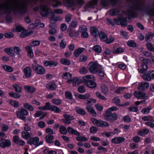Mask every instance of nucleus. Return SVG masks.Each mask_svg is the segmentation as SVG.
<instances>
[{
    "label": "nucleus",
    "mask_w": 154,
    "mask_h": 154,
    "mask_svg": "<svg viewBox=\"0 0 154 154\" xmlns=\"http://www.w3.org/2000/svg\"><path fill=\"white\" fill-rule=\"evenodd\" d=\"M141 68L140 72L142 73H143L148 69L147 65H141Z\"/></svg>",
    "instance_id": "338daca9"
},
{
    "label": "nucleus",
    "mask_w": 154,
    "mask_h": 154,
    "mask_svg": "<svg viewBox=\"0 0 154 154\" xmlns=\"http://www.w3.org/2000/svg\"><path fill=\"white\" fill-rule=\"evenodd\" d=\"M31 136L30 134L28 132H23L22 133V137L24 139L27 140Z\"/></svg>",
    "instance_id": "ea45409f"
},
{
    "label": "nucleus",
    "mask_w": 154,
    "mask_h": 154,
    "mask_svg": "<svg viewBox=\"0 0 154 154\" xmlns=\"http://www.w3.org/2000/svg\"><path fill=\"white\" fill-rule=\"evenodd\" d=\"M103 116L107 120H114L117 119V115L115 113H111L110 115H107V114H103Z\"/></svg>",
    "instance_id": "dca6fc26"
},
{
    "label": "nucleus",
    "mask_w": 154,
    "mask_h": 154,
    "mask_svg": "<svg viewBox=\"0 0 154 154\" xmlns=\"http://www.w3.org/2000/svg\"><path fill=\"white\" fill-rule=\"evenodd\" d=\"M51 102L55 105H59L62 103V100L60 99L54 98L52 100Z\"/></svg>",
    "instance_id": "de8ad7c7"
},
{
    "label": "nucleus",
    "mask_w": 154,
    "mask_h": 154,
    "mask_svg": "<svg viewBox=\"0 0 154 154\" xmlns=\"http://www.w3.org/2000/svg\"><path fill=\"white\" fill-rule=\"evenodd\" d=\"M76 139L78 141H87L88 140V139L85 137L82 136H78Z\"/></svg>",
    "instance_id": "052dcab7"
},
{
    "label": "nucleus",
    "mask_w": 154,
    "mask_h": 154,
    "mask_svg": "<svg viewBox=\"0 0 154 154\" xmlns=\"http://www.w3.org/2000/svg\"><path fill=\"white\" fill-rule=\"evenodd\" d=\"M125 140V138L122 137H114L111 140L112 142L115 144H119L122 143Z\"/></svg>",
    "instance_id": "f8f14e48"
},
{
    "label": "nucleus",
    "mask_w": 154,
    "mask_h": 154,
    "mask_svg": "<svg viewBox=\"0 0 154 154\" xmlns=\"http://www.w3.org/2000/svg\"><path fill=\"white\" fill-rule=\"evenodd\" d=\"M91 120L94 125L97 127H108L109 125L106 122L101 120H97L94 118H91Z\"/></svg>",
    "instance_id": "7ed1b4c3"
},
{
    "label": "nucleus",
    "mask_w": 154,
    "mask_h": 154,
    "mask_svg": "<svg viewBox=\"0 0 154 154\" xmlns=\"http://www.w3.org/2000/svg\"><path fill=\"white\" fill-rule=\"evenodd\" d=\"M23 8V5L19 3H16L14 6V9L17 10L18 9H22Z\"/></svg>",
    "instance_id": "e2e57ef3"
},
{
    "label": "nucleus",
    "mask_w": 154,
    "mask_h": 154,
    "mask_svg": "<svg viewBox=\"0 0 154 154\" xmlns=\"http://www.w3.org/2000/svg\"><path fill=\"white\" fill-rule=\"evenodd\" d=\"M127 44L128 45L129 47H134L136 46V44L132 40L128 41L127 42Z\"/></svg>",
    "instance_id": "0e129e2a"
},
{
    "label": "nucleus",
    "mask_w": 154,
    "mask_h": 154,
    "mask_svg": "<svg viewBox=\"0 0 154 154\" xmlns=\"http://www.w3.org/2000/svg\"><path fill=\"white\" fill-rule=\"evenodd\" d=\"M86 109L87 111L94 117L97 116V114L93 107L91 105H87Z\"/></svg>",
    "instance_id": "ddd939ff"
},
{
    "label": "nucleus",
    "mask_w": 154,
    "mask_h": 154,
    "mask_svg": "<svg viewBox=\"0 0 154 154\" xmlns=\"http://www.w3.org/2000/svg\"><path fill=\"white\" fill-rule=\"evenodd\" d=\"M68 133L70 134H75L77 136L80 135L79 132L70 127H68L67 129Z\"/></svg>",
    "instance_id": "5701e85b"
},
{
    "label": "nucleus",
    "mask_w": 154,
    "mask_h": 154,
    "mask_svg": "<svg viewBox=\"0 0 154 154\" xmlns=\"http://www.w3.org/2000/svg\"><path fill=\"white\" fill-rule=\"evenodd\" d=\"M41 14L42 16H48L49 15L54 16V13L50 11L48 8L45 6H42L41 8Z\"/></svg>",
    "instance_id": "423d86ee"
},
{
    "label": "nucleus",
    "mask_w": 154,
    "mask_h": 154,
    "mask_svg": "<svg viewBox=\"0 0 154 154\" xmlns=\"http://www.w3.org/2000/svg\"><path fill=\"white\" fill-rule=\"evenodd\" d=\"M93 49L96 53H100L102 51L101 48L98 45H96L94 46Z\"/></svg>",
    "instance_id": "a19ab883"
},
{
    "label": "nucleus",
    "mask_w": 154,
    "mask_h": 154,
    "mask_svg": "<svg viewBox=\"0 0 154 154\" xmlns=\"http://www.w3.org/2000/svg\"><path fill=\"white\" fill-rule=\"evenodd\" d=\"M4 51L8 55L11 57H13L15 55L13 52V49L12 48H6L4 49Z\"/></svg>",
    "instance_id": "4be33fe9"
},
{
    "label": "nucleus",
    "mask_w": 154,
    "mask_h": 154,
    "mask_svg": "<svg viewBox=\"0 0 154 154\" xmlns=\"http://www.w3.org/2000/svg\"><path fill=\"white\" fill-rule=\"evenodd\" d=\"M115 40L114 37L112 35L109 36L108 38L107 36L105 41V42L107 44H109L113 42Z\"/></svg>",
    "instance_id": "473e14b6"
},
{
    "label": "nucleus",
    "mask_w": 154,
    "mask_h": 154,
    "mask_svg": "<svg viewBox=\"0 0 154 154\" xmlns=\"http://www.w3.org/2000/svg\"><path fill=\"white\" fill-rule=\"evenodd\" d=\"M65 95L66 99L69 100L72 98V93L69 91H66L65 92Z\"/></svg>",
    "instance_id": "bf43d9fd"
},
{
    "label": "nucleus",
    "mask_w": 154,
    "mask_h": 154,
    "mask_svg": "<svg viewBox=\"0 0 154 154\" xmlns=\"http://www.w3.org/2000/svg\"><path fill=\"white\" fill-rule=\"evenodd\" d=\"M59 130L60 133L63 134H66L67 133V130L65 127L63 126L60 127Z\"/></svg>",
    "instance_id": "09e8293b"
},
{
    "label": "nucleus",
    "mask_w": 154,
    "mask_h": 154,
    "mask_svg": "<svg viewBox=\"0 0 154 154\" xmlns=\"http://www.w3.org/2000/svg\"><path fill=\"white\" fill-rule=\"evenodd\" d=\"M63 79L68 80L67 81V82L68 83H71V80H70L72 78V75L69 72H67L64 73L63 74Z\"/></svg>",
    "instance_id": "412c9836"
},
{
    "label": "nucleus",
    "mask_w": 154,
    "mask_h": 154,
    "mask_svg": "<svg viewBox=\"0 0 154 154\" xmlns=\"http://www.w3.org/2000/svg\"><path fill=\"white\" fill-rule=\"evenodd\" d=\"M75 111L77 113L82 115H85L86 114L85 111L82 108L76 107L75 108Z\"/></svg>",
    "instance_id": "79ce46f5"
},
{
    "label": "nucleus",
    "mask_w": 154,
    "mask_h": 154,
    "mask_svg": "<svg viewBox=\"0 0 154 154\" xmlns=\"http://www.w3.org/2000/svg\"><path fill=\"white\" fill-rule=\"evenodd\" d=\"M149 85L147 82L142 83L138 87V89L143 90L148 88Z\"/></svg>",
    "instance_id": "b1692460"
},
{
    "label": "nucleus",
    "mask_w": 154,
    "mask_h": 154,
    "mask_svg": "<svg viewBox=\"0 0 154 154\" xmlns=\"http://www.w3.org/2000/svg\"><path fill=\"white\" fill-rule=\"evenodd\" d=\"M46 114L41 111H37L35 114L34 116L35 117H40V119H43L46 116Z\"/></svg>",
    "instance_id": "aec40b11"
},
{
    "label": "nucleus",
    "mask_w": 154,
    "mask_h": 154,
    "mask_svg": "<svg viewBox=\"0 0 154 154\" xmlns=\"http://www.w3.org/2000/svg\"><path fill=\"white\" fill-rule=\"evenodd\" d=\"M84 48H79L75 50L74 52V55L76 57H78L79 55L83 52Z\"/></svg>",
    "instance_id": "cd10ccee"
},
{
    "label": "nucleus",
    "mask_w": 154,
    "mask_h": 154,
    "mask_svg": "<svg viewBox=\"0 0 154 154\" xmlns=\"http://www.w3.org/2000/svg\"><path fill=\"white\" fill-rule=\"evenodd\" d=\"M32 68L34 72L37 74L42 75L44 74L45 73V69L40 65L32 64Z\"/></svg>",
    "instance_id": "f03ea898"
},
{
    "label": "nucleus",
    "mask_w": 154,
    "mask_h": 154,
    "mask_svg": "<svg viewBox=\"0 0 154 154\" xmlns=\"http://www.w3.org/2000/svg\"><path fill=\"white\" fill-rule=\"evenodd\" d=\"M39 139L38 137L30 138L27 141V143L30 145H34L36 147L43 144V141H41L39 142Z\"/></svg>",
    "instance_id": "39448f33"
},
{
    "label": "nucleus",
    "mask_w": 154,
    "mask_h": 154,
    "mask_svg": "<svg viewBox=\"0 0 154 154\" xmlns=\"http://www.w3.org/2000/svg\"><path fill=\"white\" fill-rule=\"evenodd\" d=\"M79 72L82 74H85L88 73V70L85 67H82L79 69Z\"/></svg>",
    "instance_id": "864d4df0"
},
{
    "label": "nucleus",
    "mask_w": 154,
    "mask_h": 154,
    "mask_svg": "<svg viewBox=\"0 0 154 154\" xmlns=\"http://www.w3.org/2000/svg\"><path fill=\"white\" fill-rule=\"evenodd\" d=\"M101 91L104 94H106L108 91L107 88L104 85H101Z\"/></svg>",
    "instance_id": "3c124183"
},
{
    "label": "nucleus",
    "mask_w": 154,
    "mask_h": 154,
    "mask_svg": "<svg viewBox=\"0 0 154 154\" xmlns=\"http://www.w3.org/2000/svg\"><path fill=\"white\" fill-rule=\"evenodd\" d=\"M142 119L144 121H151L152 122H154V119L151 117L150 116H144L142 118Z\"/></svg>",
    "instance_id": "680f3d73"
},
{
    "label": "nucleus",
    "mask_w": 154,
    "mask_h": 154,
    "mask_svg": "<svg viewBox=\"0 0 154 154\" xmlns=\"http://www.w3.org/2000/svg\"><path fill=\"white\" fill-rule=\"evenodd\" d=\"M54 137L52 135H48L45 137L46 142L48 143H51L53 142Z\"/></svg>",
    "instance_id": "c03bdc74"
},
{
    "label": "nucleus",
    "mask_w": 154,
    "mask_h": 154,
    "mask_svg": "<svg viewBox=\"0 0 154 154\" xmlns=\"http://www.w3.org/2000/svg\"><path fill=\"white\" fill-rule=\"evenodd\" d=\"M23 72L26 76L28 78L30 77L31 74V69L29 67H26L23 69Z\"/></svg>",
    "instance_id": "6ab92c4d"
},
{
    "label": "nucleus",
    "mask_w": 154,
    "mask_h": 154,
    "mask_svg": "<svg viewBox=\"0 0 154 154\" xmlns=\"http://www.w3.org/2000/svg\"><path fill=\"white\" fill-rule=\"evenodd\" d=\"M107 37V35L106 34L101 32L100 33L99 37L100 40L103 42H105Z\"/></svg>",
    "instance_id": "8fccbe9b"
},
{
    "label": "nucleus",
    "mask_w": 154,
    "mask_h": 154,
    "mask_svg": "<svg viewBox=\"0 0 154 154\" xmlns=\"http://www.w3.org/2000/svg\"><path fill=\"white\" fill-rule=\"evenodd\" d=\"M25 49L28 52V56L30 57H32L33 53L32 48L29 46H27L26 47Z\"/></svg>",
    "instance_id": "bb28decb"
},
{
    "label": "nucleus",
    "mask_w": 154,
    "mask_h": 154,
    "mask_svg": "<svg viewBox=\"0 0 154 154\" xmlns=\"http://www.w3.org/2000/svg\"><path fill=\"white\" fill-rule=\"evenodd\" d=\"M96 94L97 97L103 100H106V98L103 96L101 93L99 92H96Z\"/></svg>",
    "instance_id": "69168bd1"
},
{
    "label": "nucleus",
    "mask_w": 154,
    "mask_h": 154,
    "mask_svg": "<svg viewBox=\"0 0 154 154\" xmlns=\"http://www.w3.org/2000/svg\"><path fill=\"white\" fill-rule=\"evenodd\" d=\"M72 82V86L73 87H75L78 86L79 84L84 82V80L83 79V77L82 78L75 77L72 80H71Z\"/></svg>",
    "instance_id": "6e6552de"
},
{
    "label": "nucleus",
    "mask_w": 154,
    "mask_h": 154,
    "mask_svg": "<svg viewBox=\"0 0 154 154\" xmlns=\"http://www.w3.org/2000/svg\"><path fill=\"white\" fill-rule=\"evenodd\" d=\"M17 115L18 118L25 121L26 120V118L25 116L28 115V112L25 109H20L19 111L17 112Z\"/></svg>",
    "instance_id": "20e7f679"
},
{
    "label": "nucleus",
    "mask_w": 154,
    "mask_h": 154,
    "mask_svg": "<svg viewBox=\"0 0 154 154\" xmlns=\"http://www.w3.org/2000/svg\"><path fill=\"white\" fill-rule=\"evenodd\" d=\"M146 46L148 49L151 51H154V46L150 43H148Z\"/></svg>",
    "instance_id": "774afa93"
},
{
    "label": "nucleus",
    "mask_w": 154,
    "mask_h": 154,
    "mask_svg": "<svg viewBox=\"0 0 154 154\" xmlns=\"http://www.w3.org/2000/svg\"><path fill=\"white\" fill-rule=\"evenodd\" d=\"M63 116L65 119L63 122L66 124H70L71 120L73 119V116L65 114H63Z\"/></svg>",
    "instance_id": "f3484780"
},
{
    "label": "nucleus",
    "mask_w": 154,
    "mask_h": 154,
    "mask_svg": "<svg viewBox=\"0 0 154 154\" xmlns=\"http://www.w3.org/2000/svg\"><path fill=\"white\" fill-rule=\"evenodd\" d=\"M124 49L122 47H119L114 50L113 51V53L115 54H119L122 53L124 51Z\"/></svg>",
    "instance_id": "58836bf2"
},
{
    "label": "nucleus",
    "mask_w": 154,
    "mask_h": 154,
    "mask_svg": "<svg viewBox=\"0 0 154 154\" xmlns=\"http://www.w3.org/2000/svg\"><path fill=\"white\" fill-rule=\"evenodd\" d=\"M60 61L62 64L65 65H69L71 64L70 61L66 58L61 59L60 60Z\"/></svg>",
    "instance_id": "72a5a7b5"
},
{
    "label": "nucleus",
    "mask_w": 154,
    "mask_h": 154,
    "mask_svg": "<svg viewBox=\"0 0 154 154\" xmlns=\"http://www.w3.org/2000/svg\"><path fill=\"white\" fill-rule=\"evenodd\" d=\"M74 95L76 98L81 99H86L89 98L90 96V94L89 93H87L84 94H80L77 93H75Z\"/></svg>",
    "instance_id": "4468645a"
},
{
    "label": "nucleus",
    "mask_w": 154,
    "mask_h": 154,
    "mask_svg": "<svg viewBox=\"0 0 154 154\" xmlns=\"http://www.w3.org/2000/svg\"><path fill=\"white\" fill-rule=\"evenodd\" d=\"M32 25L34 26L35 28H38L40 27H44L45 25L43 23H38L32 24Z\"/></svg>",
    "instance_id": "13d9d810"
},
{
    "label": "nucleus",
    "mask_w": 154,
    "mask_h": 154,
    "mask_svg": "<svg viewBox=\"0 0 154 154\" xmlns=\"http://www.w3.org/2000/svg\"><path fill=\"white\" fill-rule=\"evenodd\" d=\"M10 104L14 107H18L19 106V102L17 101L11 100Z\"/></svg>",
    "instance_id": "a18cd8bd"
},
{
    "label": "nucleus",
    "mask_w": 154,
    "mask_h": 154,
    "mask_svg": "<svg viewBox=\"0 0 154 154\" xmlns=\"http://www.w3.org/2000/svg\"><path fill=\"white\" fill-rule=\"evenodd\" d=\"M24 107L29 111H32L34 109L33 107L29 103H25L24 104Z\"/></svg>",
    "instance_id": "37998d69"
},
{
    "label": "nucleus",
    "mask_w": 154,
    "mask_h": 154,
    "mask_svg": "<svg viewBox=\"0 0 154 154\" xmlns=\"http://www.w3.org/2000/svg\"><path fill=\"white\" fill-rule=\"evenodd\" d=\"M83 79L85 84L88 88H93L96 87V83L92 81L94 79V77L93 75H85L83 77Z\"/></svg>",
    "instance_id": "f257e3e1"
},
{
    "label": "nucleus",
    "mask_w": 154,
    "mask_h": 154,
    "mask_svg": "<svg viewBox=\"0 0 154 154\" xmlns=\"http://www.w3.org/2000/svg\"><path fill=\"white\" fill-rule=\"evenodd\" d=\"M46 87L48 89L54 90L56 88L57 86L55 83L51 82L47 84Z\"/></svg>",
    "instance_id": "c85d7f7f"
},
{
    "label": "nucleus",
    "mask_w": 154,
    "mask_h": 154,
    "mask_svg": "<svg viewBox=\"0 0 154 154\" xmlns=\"http://www.w3.org/2000/svg\"><path fill=\"white\" fill-rule=\"evenodd\" d=\"M24 89L30 93H33L35 91V88L33 87L30 86H26L24 87Z\"/></svg>",
    "instance_id": "7c9ffc66"
},
{
    "label": "nucleus",
    "mask_w": 154,
    "mask_h": 154,
    "mask_svg": "<svg viewBox=\"0 0 154 154\" xmlns=\"http://www.w3.org/2000/svg\"><path fill=\"white\" fill-rule=\"evenodd\" d=\"M22 31V32L20 35V37L22 38H24L27 36L30 35L33 32L32 31L27 32V31L24 29Z\"/></svg>",
    "instance_id": "e433bc0d"
},
{
    "label": "nucleus",
    "mask_w": 154,
    "mask_h": 154,
    "mask_svg": "<svg viewBox=\"0 0 154 154\" xmlns=\"http://www.w3.org/2000/svg\"><path fill=\"white\" fill-rule=\"evenodd\" d=\"M24 29L22 27L18 26H16L15 28L13 29V31L17 32H20L23 30Z\"/></svg>",
    "instance_id": "6e6d98bb"
},
{
    "label": "nucleus",
    "mask_w": 154,
    "mask_h": 154,
    "mask_svg": "<svg viewBox=\"0 0 154 154\" xmlns=\"http://www.w3.org/2000/svg\"><path fill=\"white\" fill-rule=\"evenodd\" d=\"M111 51L108 48H106L103 53V56L106 58H108L111 54Z\"/></svg>",
    "instance_id": "a878e982"
},
{
    "label": "nucleus",
    "mask_w": 154,
    "mask_h": 154,
    "mask_svg": "<svg viewBox=\"0 0 154 154\" xmlns=\"http://www.w3.org/2000/svg\"><path fill=\"white\" fill-rule=\"evenodd\" d=\"M134 95L139 99H147L148 98L144 93L141 92L135 91L134 93Z\"/></svg>",
    "instance_id": "2eb2a0df"
},
{
    "label": "nucleus",
    "mask_w": 154,
    "mask_h": 154,
    "mask_svg": "<svg viewBox=\"0 0 154 154\" xmlns=\"http://www.w3.org/2000/svg\"><path fill=\"white\" fill-rule=\"evenodd\" d=\"M117 109H118L116 106L111 107L107 109L104 114H107V115H110L112 113V111H116Z\"/></svg>",
    "instance_id": "393cba45"
},
{
    "label": "nucleus",
    "mask_w": 154,
    "mask_h": 154,
    "mask_svg": "<svg viewBox=\"0 0 154 154\" xmlns=\"http://www.w3.org/2000/svg\"><path fill=\"white\" fill-rule=\"evenodd\" d=\"M2 67L6 71L8 72H12L14 71L13 68L11 66L7 65H3Z\"/></svg>",
    "instance_id": "f704fd0d"
},
{
    "label": "nucleus",
    "mask_w": 154,
    "mask_h": 154,
    "mask_svg": "<svg viewBox=\"0 0 154 154\" xmlns=\"http://www.w3.org/2000/svg\"><path fill=\"white\" fill-rule=\"evenodd\" d=\"M143 79L147 81H150L151 79H154V70L148 72L147 74H144L143 76Z\"/></svg>",
    "instance_id": "9b49d317"
},
{
    "label": "nucleus",
    "mask_w": 154,
    "mask_h": 154,
    "mask_svg": "<svg viewBox=\"0 0 154 154\" xmlns=\"http://www.w3.org/2000/svg\"><path fill=\"white\" fill-rule=\"evenodd\" d=\"M52 105H51L50 103L48 102H47L45 103V106H40L38 108V109L41 110H50V109L51 108V106Z\"/></svg>",
    "instance_id": "a211bd4d"
},
{
    "label": "nucleus",
    "mask_w": 154,
    "mask_h": 154,
    "mask_svg": "<svg viewBox=\"0 0 154 154\" xmlns=\"http://www.w3.org/2000/svg\"><path fill=\"white\" fill-rule=\"evenodd\" d=\"M102 135L104 137H108L110 136H112L114 135V134L112 132H105L103 133Z\"/></svg>",
    "instance_id": "5fc2aeb1"
},
{
    "label": "nucleus",
    "mask_w": 154,
    "mask_h": 154,
    "mask_svg": "<svg viewBox=\"0 0 154 154\" xmlns=\"http://www.w3.org/2000/svg\"><path fill=\"white\" fill-rule=\"evenodd\" d=\"M13 49L14 52V53L15 55H18L20 54L21 49L19 47L17 46H14L13 48Z\"/></svg>",
    "instance_id": "603ef678"
},
{
    "label": "nucleus",
    "mask_w": 154,
    "mask_h": 154,
    "mask_svg": "<svg viewBox=\"0 0 154 154\" xmlns=\"http://www.w3.org/2000/svg\"><path fill=\"white\" fill-rule=\"evenodd\" d=\"M95 107L96 109L100 112H102L103 109V106L99 103L96 104L95 105Z\"/></svg>",
    "instance_id": "49530a36"
},
{
    "label": "nucleus",
    "mask_w": 154,
    "mask_h": 154,
    "mask_svg": "<svg viewBox=\"0 0 154 154\" xmlns=\"http://www.w3.org/2000/svg\"><path fill=\"white\" fill-rule=\"evenodd\" d=\"M149 132V131L148 130L145 129L139 131L137 132V134L139 135L144 136L145 135L147 134Z\"/></svg>",
    "instance_id": "c756f323"
},
{
    "label": "nucleus",
    "mask_w": 154,
    "mask_h": 154,
    "mask_svg": "<svg viewBox=\"0 0 154 154\" xmlns=\"http://www.w3.org/2000/svg\"><path fill=\"white\" fill-rule=\"evenodd\" d=\"M88 29L85 25L80 26L79 28V31L81 33V36L83 38H87L89 36L87 32Z\"/></svg>",
    "instance_id": "0eeeda50"
},
{
    "label": "nucleus",
    "mask_w": 154,
    "mask_h": 154,
    "mask_svg": "<svg viewBox=\"0 0 154 154\" xmlns=\"http://www.w3.org/2000/svg\"><path fill=\"white\" fill-rule=\"evenodd\" d=\"M50 110L53 111L56 113H59L61 112V110L60 108L54 105H52L51 106V108L50 109Z\"/></svg>",
    "instance_id": "2f4dec72"
},
{
    "label": "nucleus",
    "mask_w": 154,
    "mask_h": 154,
    "mask_svg": "<svg viewBox=\"0 0 154 154\" xmlns=\"http://www.w3.org/2000/svg\"><path fill=\"white\" fill-rule=\"evenodd\" d=\"M13 86L16 92L19 93L22 92V88L19 85L14 84L13 85Z\"/></svg>",
    "instance_id": "4c0bfd02"
},
{
    "label": "nucleus",
    "mask_w": 154,
    "mask_h": 154,
    "mask_svg": "<svg viewBox=\"0 0 154 154\" xmlns=\"http://www.w3.org/2000/svg\"><path fill=\"white\" fill-rule=\"evenodd\" d=\"M90 71L92 73H95L97 70V64L94 62H91L88 65Z\"/></svg>",
    "instance_id": "1a4fd4ad"
},
{
    "label": "nucleus",
    "mask_w": 154,
    "mask_h": 154,
    "mask_svg": "<svg viewBox=\"0 0 154 154\" xmlns=\"http://www.w3.org/2000/svg\"><path fill=\"white\" fill-rule=\"evenodd\" d=\"M154 35L152 33H148L146 36L145 40L146 41L151 39L154 37Z\"/></svg>",
    "instance_id": "4d7b16f0"
},
{
    "label": "nucleus",
    "mask_w": 154,
    "mask_h": 154,
    "mask_svg": "<svg viewBox=\"0 0 154 154\" xmlns=\"http://www.w3.org/2000/svg\"><path fill=\"white\" fill-rule=\"evenodd\" d=\"M91 34L94 36H96L99 33L97 29L95 27H92L91 28Z\"/></svg>",
    "instance_id": "c9c22d12"
},
{
    "label": "nucleus",
    "mask_w": 154,
    "mask_h": 154,
    "mask_svg": "<svg viewBox=\"0 0 154 154\" xmlns=\"http://www.w3.org/2000/svg\"><path fill=\"white\" fill-rule=\"evenodd\" d=\"M0 141L1 142L0 143V146L3 148L8 147L11 144V143L9 140H6L3 139H1L0 140Z\"/></svg>",
    "instance_id": "9d476101"
}]
</instances>
